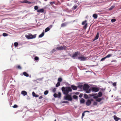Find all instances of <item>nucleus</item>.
<instances>
[{
  "mask_svg": "<svg viewBox=\"0 0 121 121\" xmlns=\"http://www.w3.org/2000/svg\"><path fill=\"white\" fill-rule=\"evenodd\" d=\"M90 71H87L86 72H89Z\"/></svg>",
  "mask_w": 121,
  "mask_h": 121,
  "instance_id": "obj_64",
  "label": "nucleus"
},
{
  "mask_svg": "<svg viewBox=\"0 0 121 121\" xmlns=\"http://www.w3.org/2000/svg\"><path fill=\"white\" fill-rule=\"evenodd\" d=\"M79 97L80 98H81L82 97V95L80 94L79 96Z\"/></svg>",
  "mask_w": 121,
  "mask_h": 121,
  "instance_id": "obj_54",
  "label": "nucleus"
},
{
  "mask_svg": "<svg viewBox=\"0 0 121 121\" xmlns=\"http://www.w3.org/2000/svg\"><path fill=\"white\" fill-rule=\"evenodd\" d=\"M90 86L88 84H85L84 85L83 88L84 90L86 91V92L87 93H90L91 91L90 89H89Z\"/></svg>",
  "mask_w": 121,
  "mask_h": 121,
  "instance_id": "obj_2",
  "label": "nucleus"
},
{
  "mask_svg": "<svg viewBox=\"0 0 121 121\" xmlns=\"http://www.w3.org/2000/svg\"><path fill=\"white\" fill-rule=\"evenodd\" d=\"M56 49L58 51L61 50H65L66 49V47L65 46L57 47Z\"/></svg>",
  "mask_w": 121,
  "mask_h": 121,
  "instance_id": "obj_6",
  "label": "nucleus"
},
{
  "mask_svg": "<svg viewBox=\"0 0 121 121\" xmlns=\"http://www.w3.org/2000/svg\"><path fill=\"white\" fill-rule=\"evenodd\" d=\"M66 25V24L65 23H63L61 24V27H64Z\"/></svg>",
  "mask_w": 121,
  "mask_h": 121,
  "instance_id": "obj_26",
  "label": "nucleus"
},
{
  "mask_svg": "<svg viewBox=\"0 0 121 121\" xmlns=\"http://www.w3.org/2000/svg\"><path fill=\"white\" fill-rule=\"evenodd\" d=\"M32 94L33 96L36 97H38L39 96V95H37L34 92H32Z\"/></svg>",
  "mask_w": 121,
  "mask_h": 121,
  "instance_id": "obj_15",
  "label": "nucleus"
},
{
  "mask_svg": "<svg viewBox=\"0 0 121 121\" xmlns=\"http://www.w3.org/2000/svg\"><path fill=\"white\" fill-rule=\"evenodd\" d=\"M91 90L92 92H96L98 91H99V88L97 87H91Z\"/></svg>",
  "mask_w": 121,
  "mask_h": 121,
  "instance_id": "obj_7",
  "label": "nucleus"
},
{
  "mask_svg": "<svg viewBox=\"0 0 121 121\" xmlns=\"http://www.w3.org/2000/svg\"><path fill=\"white\" fill-rule=\"evenodd\" d=\"M44 11V10L43 9H42L37 10V12L39 13H43Z\"/></svg>",
  "mask_w": 121,
  "mask_h": 121,
  "instance_id": "obj_13",
  "label": "nucleus"
},
{
  "mask_svg": "<svg viewBox=\"0 0 121 121\" xmlns=\"http://www.w3.org/2000/svg\"><path fill=\"white\" fill-rule=\"evenodd\" d=\"M23 3H27L30 4L31 3V2L28 1L27 0H25L23 1Z\"/></svg>",
  "mask_w": 121,
  "mask_h": 121,
  "instance_id": "obj_18",
  "label": "nucleus"
},
{
  "mask_svg": "<svg viewBox=\"0 0 121 121\" xmlns=\"http://www.w3.org/2000/svg\"><path fill=\"white\" fill-rule=\"evenodd\" d=\"M114 6H111L110 8H109V10H112L114 8Z\"/></svg>",
  "mask_w": 121,
  "mask_h": 121,
  "instance_id": "obj_32",
  "label": "nucleus"
},
{
  "mask_svg": "<svg viewBox=\"0 0 121 121\" xmlns=\"http://www.w3.org/2000/svg\"><path fill=\"white\" fill-rule=\"evenodd\" d=\"M87 23H86L85 24V25H84V28L85 29H86L87 28Z\"/></svg>",
  "mask_w": 121,
  "mask_h": 121,
  "instance_id": "obj_38",
  "label": "nucleus"
},
{
  "mask_svg": "<svg viewBox=\"0 0 121 121\" xmlns=\"http://www.w3.org/2000/svg\"><path fill=\"white\" fill-rule=\"evenodd\" d=\"M43 98V97L42 96H40L39 97V99H41Z\"/></svg>",
  "mask_w": 121,
  "mask_h": 121,
  "instance_id": "obj_56",
  "label": "nucleus"
},
{
  "mask_svg": "<svg viewBox=\"0 0 121 121\" xmlns=\"http://www.w3.org/2000/svg\"><path fill=\"white\" fill-rule=\"evenodd\" d=\"M17 68L19 69H22V67L20 65H18L16 66Z\"/></svg>",
  "mask_w": 121,
  "mask_h": 121,
  "instance_id": "obj_27",
  "label": "nucleus"
},
{
  "mask_svg": "<svg viewBox=\"0 0 121 121\" xmlns=\"http://www.w3.org/2000/svg\"><path fill=\"white\" fill-rule=\"evenodd\" d=\"M112 56V55L110 54H109L106 56L105 57L106 58H109Z\"/></svg>",
  "mask_w": 121,
  "mask_h": 121,
  "instance_id": "obj_29",
  "label": "nucleus"
},
{
  "mask_svg": "<svg viewBox=\"0 0 121 121\" xmlns=\"http://www.w3.org/2000/svg\"><path fill=\"white\" fill-rule=\"evenodd\" d=\"M87 57L86 56H82L79 57L78 59L80 60L84 61L87 60Z\"/></svg>",
  "mask_w": 121,
  "mask_h": 121,
  "instance_id": "obj_5",
  "label": "nucleus"
},
{
  "mask_svg": "<svg viewBox=\"0 0 121 121\" xmlns=\"http://www.w3.org/2000/svg\"><path fill=\"white\" fill-rule=\"evenodd\" d=\"M98 16L96 14H94L93 15V17L95 19Z\"/></svg>",
  "mask_w": 121,
  "mask_h": 121,
  "instance_id": "obj_24",
  "label": "nucleus"
},
{
  "mask_svg": "<svg viewBox=\"0 0 121 121\" xmlns=\"http://www.w3.org/2000/svg\"><path fill=\"white\" fill-rule=\"evenodd\" d=\"M91 66V67H93L94 66V65H91V66H89V65H87V66Z\"/></svg>",
  "mask_w": 121,
  "mask_h": 121,
  "instance_id": "obj_60",
  "label": "nucleus"
},
{
  "mask_svg": "<svg viewBox=\"0 0 121 121\" xmlns=\"http://www.w3.org/2000/svg\"><path fill=\"white\" fill-rule=\"evenodd\" d=\"M62 103L68 104L69 103V102L67 101H62L60 102V104H61Z\"/></svg>",
  "mask_w": 121,
  "mask_h": 121,
  "instance_id": "obj_17",
  "label": "nucleus"
},
{
  "mask_svg": "<svg viewBox=\"0 0 121 121\" xmlns=\"http://www.w3.org/2000/svg\"><path fill=\"white\" fill-rule=\"evenodd\" d=\"M84 112L85 113V112H90L89 111H85Z\"/></svg>",
  "mask_w": 121,
  "mask_h": 121,
  "instance_id": "obj_57",
  "label": "nucleus"
},
{
  "mask_svg": "<svg viewBox=\"0 0 121 121\" xmlns=\"http://www.w3.org/2000/svg\"><path fill=\"white\" fill-rule=\"evenodd\" d=\"M13 107V108H16L18 107V106L16 104H14Z\"/></svg>",
  "mask_w": 121,
  "mask_h": 121,
  "instance_id": "obj_45",
  "label": "nucleus"
},
{
  "mask_svg": "<svg viewBox=\"0 0 121 121\" xmlns=\"http://www.w3.org/2000/svg\"><path fill=\"white\" fill-rule=\"evenodd\" d=\"M65 95L64 97V100H67L71 101L72 100L73 98L71 95L68 94Z\"/></svg>",
  "mask_w": 121,
  "mask_h": 121,
  "instance_id": "obj_3",
  "label": "nucleus"
},
{
  "mask_svg": "<svg viewBox=\"0 0 121 121\" xmlns=\"http://www.w3.org/2000/svg\"><path fill=\"white\" fill-rule=\"evenodd\" d=\"M116 21V20L115 19H111V21L112 22H115Z\"/></svg>",
  "mask_w": 121,
  "mask_h": 121,
  "instance_id": "obj_47",
  "label": "nucleus"
},
{
  "mask_svg": "<svg viewBox=\"0 0 121 121\" xmlns=\"http://www.w3.org/2000/svg\"><path fill=\"white\" fill-rule=\"evenodd\" d=\"M106 58V57H103L102 58L101 60H100V61H104L105 60Z\"/></svg>",
  "mask_w": 121,
  "mask_h": 121,
  "instance_id": "obj_41",
  "label": "nucleus"
},
{
  "mask_svg": "<svg viewBox=\"0 0 121 121\" xmlns=\"http://www.w3.org/2000/svg\"><path fill=\"white\" fill-rule=\"evenodd\" d=\"M56 50L55 49H53V50H52V52H54L56 51Z\"/></svg>",
  "mask_w": 121,
  "mask_h": 121,
  "instance_id": "obj_53",
  "label": "nucleus"
},
{
  "mask_svg": "<svg viewBox=\"0 0 121 121\" xmlns=\"http://www.w3.org/2000/svg\"><path fill=\"white\" fill-rule=\"evenodd\" d=\"M97 104V103L96 101H94V102L93 105H96Z\"/></svg>",
  "mask_w": 121,
  "mask_h": 121,
  "instance_id": "obj_43",
  "label": "nucleus"
},
{
  "mask_svg": "<svg viewBox=\"0 0 121 121\" xmlns=\"http://www.w3.org/2000/svg\"><path fill=\"white\" fill-rule=\"evenodd\" d=\"M50 4L51 5H52L53 4H54V2H50Z\"/></svg>",
  "mask_w": 121,
  "mask_h": 121,
  "instance_id": "obj_52",
  "label": "nucleus"
},
{
  "mask_svg": "<svg viewBox=\"0 0 121 121\" xmlns=\"http://www.w3.org/2000/svg\"><path fill=\"white\" fill-rule=\"evenodd\" d=\"M14 45L15 47H17L18 45V43L17 42H16L14 43Z\"/></svg>",
  "mask_w": 121,
  "mask_h": 121,
  "instance_id": "obj_30",
  "label": "nucleus"
},
{
  "mask_svg": "<svg viewBox=\"0 0 121 121\" xmlns=\"http://www.w3.org/2000/svg\"><path fill=\"white\" fill-rule=\"evenodd\" d=\"M103 103V102H101V103H100V104H102V103Z\"/></svg>",
  "mask_w": 121,
  "mask_h": 121,
  "instance_id": "obj_61",
  "label": "nucleus"
},
{
  "mask_svg": "<svg viewBox=\"0 0 121 121\" xmlns=\"http://www.w3.org/2000/svg\"><path fill=\"white\" fill-rule=\"evenodd\" d=\"M71 87L73 90H75L77 89V87L75 86L71 85Z\"/></svg>",
  "mask_w": 121,
  "mask_h": 121,
  "instance_id": "obj_12",
  "label": "nucleus"
},
{
  "mask_svg": "<svg viewBox=\"0 0 121 121\" xmlns=\"http://www.w3.org/2000/svg\"><path fill=\"white\" fill-rule=\"evenodd\" d=\"M73 98L75 99H77L78 98V97L76 95H74L73 96Z\"/></svg>",
  "mask_w": 121,
  "mask_h": 121,
  "instance_id": "obj_25",
  "label": "nucleus"
},
{
  "mask_svg": "<svg viewBox=\"0 0 121 121\" xmlns=\"http://www.w3.org/2000/svg\"><path fill=\"white\" fill-rule=\"evenodd\" d=\"M36 34L32 35L31 34H29V35H26L25 37L28 39H32L35 38L36 37Z\"/></svg>",
  "mask_w": 121,
  "mask_h": 121,
  "instance_id": "obj_4",
  "label": "nucleus"
},
{
  "mask_svg": "<svg viewBox=\"0 0 121 121\" xmlns=\"http://www.w3.org/2000/svg\"><path fill=\"white\" fill-rule=\"evenodd\" d=\"M85 116V112H84L82 113V118L83 117H84Z\"/></svg>",
  "mask_w": 121,
  "mask_h": 121,
  "instance_id": "obj_49",
  "label": "nucleus"
},
{
  "mask_svg": "<svg viewBox=\"0 0 121 121\" xmlns=\"http://www.w3.org/2000/svg\"><path fill=\"white\" fill-rule=\"evenodd\" d=\"M56 88H54L53 89V90H52L53 92H55V91H56Z\"/></svg>",
  "mask_w": 121,
  "mask_h": 121,
  "instance_id": "obj_51",
  "label": "nucleus"
},
{
  "mask_svg": "<svg viewBox=\"0 0 121 121\" xmlns=\"http://www.w3.org/2000/svg\"><path fill=\"white\" fill-rule=\"evenodd\" d=\"M85 100L83 98H82L80 100V103L82 104L83 103L85 102Z\"/></svg>",
  "mask_w": 121,
  "mask_h": 121,
  "instance_id": "obj_20",
  "label": "nucleus"
},
{
  "mask_svg": "<svg viewBox=\"0 0 121 121\" xmlns=\"http://www.w3.org/2000/svg\"><path fill=\"white\" fill-rule=\"evenodd\" d=\"M34 9L35 10H37L38 9V6H35L34 7Z\"/></svg>",
  "mask_w": 121,
  "mask_h": 121,
  "instance_id": "obj_48",
  "label": "nucleus"
},
{
  "mask_svg": "<svg viewBox=\"0 0 121 121\" xmlns=\"http://www.w3.org/2000/svg\"><path fill=\"white\" fill-rule=\"evenodd\" d=\"M48 91L47 90H46L44 91V94L45 95H47L48 94Z\"/></svg>",
  "mask_w": 121,
  "mask_h": 121,
  "instance_id": "obj_35",
  "label": "nucleus"
},
{
  "mask_svg": "<svg viewBox=\"0 0 121 121\" xmlns=\"http://www.w3.org/2000/svg\"><path fill=\"white\" fill-rule=\"evenodd\" d=\"M12 104V103L11 102H10V105H11Z\"/></svg>",
  "mask_w": 121,
  "mask_h": 121,
  "instance_id": "obj_62",
  "label": "nucleus"
},
{
  "mask_svg": "<svg viewBox=\"0 0 121 121\" xmlns=\"http://www.w3.org/2000/svg\"><path fill=\"white\" fill-rule=\"evenodd\" d=\"M111 82L112 83V85L113 86H116V84L117 82H114V83H113L112 82Z\"/></svg>",
  "mask_w": 121,
  "mask_h": 121,
  "instance_id": "obj_36",
  "label": "nucleus"
},
{
  "mask_svg": "<svg viewBox=\"0 0 121 121\" xmlns=\"http://www.w3.org/2000/svg\"><path fill=\"white\" fill-rule=\"evenodd\" d=\"M93 99H88L86 103V104L87 106L90 105L91 103V101H93Z\"/></svg>",
  "mask_w": 121,
  "mask_h": 121,
  "instance_id": "obj_8",
  "label": "nucleus"
},
{
  "mask_svg": "<svg viewBox=\"0 0 121 121\" xmlns=\"http://www.w3.org/2000/svg\"><path fill=\"white\" fill-rule=\"evenodd\" d=\"M83 87V86L82 85H79L78 86V87L79 88H82V87Z\"/></svg>",
  "mask_w": 121,
  "mask_h": 121,
  "instance_id": "obj_42",
  "label": "nucleus"
},
{
  "mask_svg": "<svg viewBox=\"0 0 121 121\" xmlns=\"http://www.w3.org/2000/svg\"><path fill=\"white\" fill-rule=\"evenodd\" d=\"M114 118L116 121H118L120 118L117 117L116 116L114 115Z\"/></svg>",
  "mask_w": 121,
  "mask_h": 121,
  "instance_id": "obj_14",
  "label": "nucleus"
},
{
  "mask_svg": "<svg viewBox=\"0 0 121 121\" xmlns=\"http://www.w3.org/2000/svg\"><path fill=\"white\" fill-rule=\"evenodd\" d=\"M112 62H117V60H114L112 61Z\"/></svg>",
  "mask_w": 121,
  "mask_h": 121,
  "instance_id": "obj_55",
  "label": "nucleus"
},
{
  "mask_svg": "<svg viewBox=\"0 0 121 121\" xmlns=\"http://www.w3.org/2000/svg\"><path fill=\"white\" fill-rule=\"evenodd\" d=\"M60 82H58L56 84V87H58L60 85Z\"/></svg>",
  "mask_w": 121,
  "mask_h": 121,
  "instance_id": "obj_33",
  "label": "nucleus"
},
{
  "mask_svg": "<svg viewBox=\"0 0 121 121\" xmlns=\"http://www.w3.org/2000/svg\"><path fill=\"white\" fill-rule=\"evenodd\" d=\"M95 95L96 94H90L89 95L91 97L93 96V98L96 99L99 97L98 95Z\"/></svg>",
  "mask_w": 121,
  "mask_h": 121,
  "instance_id": "obj_9",
  "label": "nucleus"
},
{
  "mask_svg": "<svg viewBox=\"0 0 121 121\" xmlns=\"http://www.w3.org/2000/svg\"><path fill=\"white\" fill-rule=\"evenodd\" d=\"M61 90L63 93L65 95L68 94L69 92H71L72 91L71 87L70 86H63L62 87Z\"/></svg>",
  "mask_w": 121,
  "mask_h": 121,
  "instance_id": "obj_1",
  "label": "nucleus"
},
{
  "mask_svg": "<svg viewBox=\"0 0 121 121\" xmlns=\"http://www.w3.org/2000/svg\"><path fill=\"white\" fill-rule=\"evenodd\" d=\"M98 95L99 97H101L102 96V92L100 91L98 93Z\"/></svg>",
  "mask_w": 121,
  "mask_h": 121,
  "instance_id": "obj_21",
  "label": "nucleus"
},
{
  "mask_svg": "<svg viewBox=\"0 0 121 121\" xmlns=\"http://www.w3.org/2000/svg\"><path fill=\"white\" fill-rule=\"evenodd\" d=\"M99 33L98 32L97 33L95 37V39H94V40H97L98 38L99 37Z\"/></svg>",
  "mask_w": 121,
  "mask_h": 121,
  "instance_id": "obj_16",
  "label": "nucleus"
},
{
  "mask_svg": "<svg viewBox=\"0 0 121 121\" xmlns=\"http://www.w3.org/2000/svg\"><path fill=\"white\" fill-rule=\"evenodd\" d=\"M61 97V93L60 92H59L58 95H57V97L58 98H60Z\"/></svg>",
  "mask_w": 121,
  "mask_h": 121,
  "instance_id": "obj_28",
  "label": "nucleus"
},
{
  "mask_svg": "<svg viewBox=\"0 0 121 121\" xmlns=\"http://www.w3.org/2000/svg\"><path fill=\"white\" fill-rule=\"evenodd\" d=\"M78 52H75L74 54L72 56H71L73 59H76V57L78 54Z\"/></svg>",
  "mask_w": 121,
  "mask_h": 121,
  "instance_id": "obj_10",
  "label": "nucleus"
},
{
  "mask_svg": "<svg viewBox=\"0 0 121 121\" xmlns=\"http://www.w3.org/2000/svg\"><path fill=\"white\" fill-rule=\"evenodd\" d=\"M53 96L55 98L57 97V95L56 93L54 94L53 95Z\"/></svg>",
  "mask_w": 121,
  "mask_h": 121,
  "instance_id": "obj_46",
  "label": "nucleus"
},
{
  "mask_svg": "<svg viewBox=\"0 0 121 121\" xmlns=\"http://www.w3.org/2000/svg\"><path fill=\"white\" fill-rule=\"evenodd\" d=\"M50 28L49 27H47L45 29V32H46L48 31H49L50 30Z\"/></svg>",
  "mask_w": 121,
  "mask_h": 121,
  "instance_id": "obj_23",
  "label": "nucleus"
},
{
  "mask_svg": "<svg viewBox=\"0 0 121 121\" xmlns=\"http://www.w3.org/2000/svg\"><path fill=\"white\" fill-rule=\"evenodd\" d=\"M21 93L23 95V91H22V92H21Z\"/></svg>",
  "mask_w": 121,
  "mask_h": 121,
  "instance_id": "obj_63",
  "label": "nucleus"
},
{
  "mask_svg": "<svg viewBox=\"0 0 121 121\" xmlns=\"http://www.w3.org/2000/svg\"><path fill=\"white\" fill-rule=\"evenodd\" d=\"M44 32H43L42 33L39 35V38H41L43 37L44 35Z\"/></svg>",
  "mask_w": 121,
  "mask_h": 121,
  "instance_id": "obj_22",
  "label": "nucleus"
},
{
  "mask_svg": "<svg viewBox=\"0 0 121 121\" xmlns=\"http://www.w3.org/2000/svg\"><path fill=\"white\" fill-rule=\"evenodd\" d=\"M39 58L37 56L35 57L34 58V60H39Z\"/></svg>",
  "mask_w": 121,
  "mask_h": 121,
  "instance_id": "obj_31",
  "label": "nucleus"
},
{
  "mask_svg": "<svg viewBox=\"0 0 121 121\" xmlns=\"http://www.w3.org/2000/svg\"><path fill=\"white\" fill-rule=\"evenodd\" d=\"M84 97L86 99H87L88 98V96L86 94H84Z\"/></svg>",
  "mask_w": 121,
  "mask_h": 121,
  "instance_id": "obj_44",
  "label": "nucleus"
},
{
  "mask_svg": "<svg viewBox=\"0 0 121 121\" xmlns=\"http://www.w3.org/2000/svg\"><path fill=\"white\" fill-rule=\"evenodd\" d=\"M86 20H85V21L83 22L82 23V25H83L84 24H85L86 23Z\"/></svg>",
  "mask_w": 121,
  "mask_h": 121,
  "instance_id": "obj_40",
  "label": "nucleus"
},
{
  "mask_svg": "<svg viewBox=\"0 0 121 121\" xmlns=\"http://www.w3.org/2000/svg\"><path fill=\"white\" fill-rule=\"evenodd\" d=\"M79 92H76L75 93V94L77 95H78L79 94Z\"/></svg>",
  "mask_w": 121,
  "mask_h": 121,
  "instance_id": "obj_58",
  "label": "nucleus"
},
{
  "mask_svg": "<svg viewBox=\"0 0 121 121\" xmlns=\"http://www.w3.org/2000/svg\"><path fill=\"white\" fill-rule=\"evenodd\" d=\"M77 8V6L76 5H74L73 7V8L74 9H76Z\"/></svg>",
  "mask_w": 121,
  "mask_h": 121,
  "instance_id": "obj_50",
  "label": "nucleus"
},
{
  "mask_svg": "<svg viewBox=\"0 0 121 121\" xmlns=\"http://www.w3.org/2000/svg\"><path fill=\"white\" fill-rule=\"evenodd\" d=\"M52 25H50L49 26V27H50L51 28L52 27Z\"/></svg>",
  "mask_w": 121,
  "mask_h": 121,
  "instance_id": "obj_59",
  "label": "nucleus"
},
{
  "mask_svg": "<svg viewBox=\"0 0 121 121\" xmlns=\"http://www.w3.org/2000/svg\"><path fill=\"white\" fill-rule=\"evenodd\" d=\"M3 35L4 36H6L8 35V34L7 33H4L3 34Z\"/></svg>",
  "mask_w": 121,
  "mask_h": 121,
  "instance_id": "obj_37",
  "label": "nucleus"
},
{
  "mask_svg": "<svg viewBox=\"0 0 121 121\" xmlns=\"http://www.w3.org/2000/svg\"><path fill=\"white\" fill-rule=\"evenodd\" d=\"M23 75L26 77H28L29 76V75L25 72H23Z\"/></svg>",
  "mask_w": 121,
  "mask_h": 121,
  "instance_id": "obj_19",
  "label": "nucleus"
},
{
  "mask_svg": "<svg viewBox=\"0 0 121 121\" xmlns=\"http://www.w3.org/2000/svg\"><path fill=\"white\" fill-rule=\"evenodd\" d=\"M62 79L61 78H59L58 79V82H61L62 81Z\"/></svg>",
  "mask_w": 121,
  "mask_h": 121,
  "instance_id": "obj_39",
  "label": "nucleus"
},
{
  "mask_svg": "<svg viewBox=\"0 0 121 121\" xmlns=\"http://www.w3.org/2000/svg\"><path fill=\"white\" fill-rule=\"evenodd\" d=\"M27 94V92L25 91H23V95L25 96Z\"/></svg>",
  "mask_w": 121,
  "mask_h": 121,
  "instance_id": "obj_34",
  "label": "nucleus"
},
{
  "mask_svg": "<svg viewBox=\"0 0 121 121\" xmlns=\"http://www.w3.org/2000/svg\"><path fill=\"white\" fill-rule=\"evenodd\" d=\"M104 98L103 97H102L101 98H98L97 99H96V100L97 102H101L102 100H104Z\"/></svg>",
  "mask_w": 121,
  "mask_h": 121,
  "instance_id": "obj_11",
  "label": "nucleus"
}]
</instances>
